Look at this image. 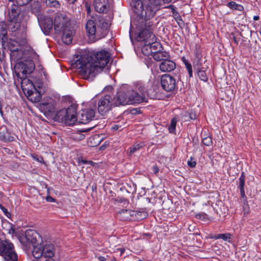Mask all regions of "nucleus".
I'll list each match as a JSON object with an SVG mask.
<instances>
[{"label": "nucleus", "mask_w": 261, "mask_h": 261, "mask_svg": "<svg viewBox=\"0 0 261 261\" xmlns=\"http://www.w3.org/2000/svg\"><path fill=\"white\" fill-rule=\"evenodd\" d=\"M152 22L150 17H131L130 32L136 29L139 32L137 39L138 41H145L149 44L153 55L162 48L161 44L156 41L152 33Z\"/></svg>", "instance_id": "f257e3e1"}, {"label": "nucleus", "mask_w": 261, "mask_h": 261, "mask_svg": "<svg viewBox=\"0 0 261 261\" xmlns=\"http://www.w3.org/2000/svg\"><path fill=\"white\" fill-rule=\"evenodd\" d=\"M110 24L104 17H91L86 25V30L89 40L95 42L105 37L108 32Z\"/></svg>", "instance_id": "f03ea898"}, {"label": "nucleus", "mask_w": 261, "mask_h": 261, "mask_svg": "<svg viewBox=\"0 0 261 261\" xmlns=\"http://www.w3.org/2000/svg\"><path fill=\"white\" fill-rule=\"evenodd\" d=\"M172 0H133L130 6L137 16H153L159 9L163 1L169 3Z\"/></svg>", "instance_id": "7ed1b4c3"}, {"label": "nucleus", "mask_w": 261, "mask_h": 261, "mask_svg": "<svg viewBox=\"0 0 261 261\" xmlns=\"http://www.w3.org/2000/svg\"><path fill=\"white\" fill-rule=\"evenodd\" d=\"M94 60L91 55L83 54L75 62V66L83 79H92L101 71L97 64L94 63Z\"/></svg>", "instance_id": "20e7f679"}, {"label": "nucleus", "mask_w": 261, "mask_h": 261, "mask_svg": "<svg viewBox=\"0 0 261 261\" xmlns=\"http://www.w3.org/2000/svg\"><path fill=\"white\" fill-rule=\"evenodd\" d=\"M55 253V248L53 244L41 242L33 249L32 255L35 258L33 261H55L53 258Z\"/></svg>", "instance_id": "39448f33"}, {"label": "nucleus", "mask_w": 261, "mask_h": 261, "mask_svg": "<svg viewBox=\"0 0 261 261\" xmlns=\"http://www.w3.org/2000/svg\"><path fill=\"white\" fill-rule=\"evenodd\" d=\"M135 94V91L128 90L127 91H121L117 93L115 97H113L116 106H125L126 105H133L140 103L142 98L139 96H134Z\"/></svg>", "instance_id": "423d86ee"}, {"label": "nucleus", "mask_w": 261, "mask_h": 261, "mask_svg": "<svg viewBox=\"0 0 261 261\" xmlns=\"http://www.w3.org/2000/svg\"><path fill=\"white\" fill-rule=\"evenodd\" d=\"M21 87L29 100L36 102L41 99V95L36 89L33 83L28 79H23L21 82Z\"/></svg>", "instance_id": "0eeeda50"}, {"label": "nucleus", "mask_w": 261, "mask_h": 261, "mask_svg": "<svg viewBox=\"0 0 261 261\" xmlns=\"http://www.w3.org/2000/svg\"><path fill=\"white\" fill-rule=\"evenodd\" d=\"M57 117L58 121L67 125H72L77 120L76 109L73 106L62 109L58 113Z\"/></svg>", "instance_id": "6e6552de"}, {"label": "nucleus", "mask_w": 261, "mask_h": 261, "mask_svg": "<svg viewBox=\"0 0 261 261\" xmlns=\"http://www.w3.org/2000/svg\"><path fill=\"white\" fill-rule=\"evenodd\" d=\"M20 242L26 248L30 247L32 245L33 247L38 246L42 242L40 234L34 230L29 229L25 231L24 236L20 237Z\"/></svg>", "instance_id": "1a4fd4ad"}, {"label": "nucleus", "mask_w": 261, "mask_h": 261, "mask_svg": "<svg viewBox=\"0 0 261 261\" xmlns=\"http://www.w3.org/2000/svg\"><path fill=\"white\" fill-rule=\"evenodd\" d=\"M0 255L3 257L5 261L17 260L13 245L7 240L0 241Z\"/></svg>", "instance_id": "9d476101"}, {"label": "nucleus", "mask_w": 261, "mask_h": 261, "mask_svg": "<svg viewBox=\"0 0 261 261\" xmlns=\"http://www.w3.org/2000/svg\"><path fill=\"white\" fill-rule=\"evenodd\" d=\"M116 107L113 97L106 95L101 97L98 102L97 110L101 115H105L113 108Z\"/></svg>", "instance_id": "9b49d317"}, {"label": "nucleus", "mask_w": 261, "mask_h": 261, "mask_svg": "<svg viewBox=\"0 0 261 261\" xmlns=\"http://www.w3.org/2000/svg\"><path fill=\"white\" fill-rule=\"evenodd\" d=\"M17 76L23 78L27 74L31 73L35 69V64L32 60H27L20 62L15 65Z\"/></svg>", "instance_id": "f8f14e48"}, {"label": "nucleus", "mask_w": 261, "mask_h": 261, "mask_svg": "<svg viewBox=\"0 0 261 261\" xmlns=\"http://www.w3.org/2000/svg\"><path fill=\"white\" fill-rule=\"evenodd\" d=\"M91 55L94 59V63L97 64V66L99 67L100 70L104 69L107 66L110 60L109 53L104 50L98 51Z\"/></svg>", "instance_id": "ddd939ff"}, {"label": "nucleus", "mask_w": 261, "mask_h": 261, "mask_svg": "<svg viewBox=\"0 0 261 261\" xmlns=\"http://www.w3.org/2000/svg\"><path fill=\"white\" fill-rule=\"evenodd\" d=\"M161 84L163 89L167 91H173L176 86V80L168 74H164L161 79Z\"/></svg>", "instance_id": "4468645a"}, {"label": "nucleus", "mask_w": 261, "mask_h": 261, "mask_svg": "<svg viewBox=\"0 0 261 261\" xmlns=\"http://www.w3.org/2000/svg\"><path fill=\"white\" fill-rule=\"evenodd\" d=\"M39 24L43 32L47 34L51 30L53 20L51 17H38Z\"/></svg>", "instance_id": "2eb2a0df"}, {"label": "nucleus", "mask_w": 261, "mask_h": 261, "mask_svg": "<svg viewBox=\"0 0 261 261\" xmlns=\"http://www.w3.org/2000/svg\"><path fill=\"white\" fill-rule=\"evenodd\" d=\"M56 106L55 100L50 97L44 99L40 104V109L44 113H49L54 112Z\"/></svg>", "instance_id": "dca6fc26"}, {"label": "nucleus", "mask_w": 261, "mask_h": 261, "mask_svg": "<svg viewBox=\"0 0 261 261\" xmlns=\"http://www.w3.org/2000/svg\"><path fill=\"white\" fill-rule=\"evenodd\" d=\"M54 22V29L57 32H61L71 25L67 17H55Z\"/></svg>", "instance_id": "f3484780"}, {"label": "nucleus", "mask_w": 261, "mask_h": 261, "mask_svg": "<svg viewBox=\"0 0 261 261\" xmlns=\"http://www.w3.org/2000/svg\"><path fill=\"white\" fill-rule=\"evenodd\" d=\"M94 8L99 13H106L109 10L110 5L109 0H95Z\"/></svg>", "instance_id": "a211bd4d"}, {"label": "nucleus", "mask_w": 261, "mask_h": 261, "mask_svg": "<svg viewBox=\"0 0 261 261\" xmlns=\"http://www.w3.org/2000/svg\"><path fill=\"white\" fill-rule=\"evenodd\" d=\"M95 112L94 109H87L83 110L80 116V122L86 124L91 121L94 117Z\"/></svg>", "instance_id": "6ab92c4d"}, {"label": "nucleus", "mask_w": 261, "mask_h": 261, "mask_svg": "<svg viewBox=\"0 0 261 261\" xmlns=\"http://www.w3.org/2000/svg\"><path fill=\"white\" fill-rule=\"evenodd\" d=\"M73 28L74 26L71 24L68 28L63 30L64 33L62 36V40L66 44H69L72 42L74 34Z\"/></svg>", "instance_id": "aec40b11"}, {"label": "nucleus", "mask_w": 261, "mask_h": 261, "mask_svg": "<svg viewBox=\"0 0 261 261\" xmlns=\"http://www.w3.org/2000/svg\"><path fill=\"white\" fill-rule=\"evenodd\" d=\"M176 68L175 63L170 60H165L160 65V69L162 72H170Z\"/></svg>", "instance_id": "412c9836"}, {"label": "nucleus", "mask_w": 261, "mask_h": 261, "mask_svg": "<svg viewBox=\"0 0 261 261\" xmlns=\"http://www.w3.org/2000/svg\"><path fill=\"white\" fill-rule=\"evenodd\" d=\"M136 88L140 93L135 91V94L134 95V96L141 97L142 99L140 101V103L146 101V96L147 95V89L145 84L139 82L136 85Z\"/></svg>", "instance_id": "4be33fe9"}, {"label": "nucleus", "mask_w": 261, "mask_h": 261, "mask_svg": "<svg viewBox=\"0 0 261 261\" xmlns=\"http://www.w3.org/2000/svg\"><path fill=\"white\" fill-rule=\"evenodd\" d=\"M152 57L153 58L157 61H163L169 57V54L167 51H161V50H160L154 53V54L152 55Z\"/></svg>", "instance_id": "5701e85b"}, {"label": "nucleus", "mask_w": 261, "mask_h": 261, "mask_svg": "<svg viewBox=\"0 0 261 261\" xmlns=\"http://www.w3.org/2000/svg\"><path fill=\"white\" fill-rule=\"evenodd\" d=\"M7 27L5 23H3L0 28V39L3 44L7 42Z\"/></svg>", "instance_id": "b1692460"}, {"label": "nucleus", "mask_w": 261, "mask_h": 261, "mask_svg": "<svg viewBox=\"0 0 261 261\" xmlns=\"http://www.w3.org/2000/svg\"><path fill=\"white\" fill-rule=\"evenodd\" d=\"M143 42L144 44L142 47V53L146 56H149L151 54L153 55L149 44L147 42H146L145 41Z\"/></svg>", "instance_id": "393cba45"}, {"label": "nucleus", "mask_w": 261, "mask_h": 261, "mask_svg": "<svg viewBox=\"0 0 261 261\" xmlns=\"http://www.w3.org/2000/svg\"><path fill=\"white\" fill-rule=\"evenodd\" d=\"M227 6L233 10H238L239 11H242L244 9V8L242 5L237 4L234 2H230L228 3Z\"/></svg>", "instance_id": "a878e982"}, {"label": "nucleus", "mask_w": 261, "mask_h": 261, "mask_svg": "<svg viewBox=\"0 0 261 261\" xmlns=\"http://www.w3.org/2000/svg\"><path fill=\"white\" fill-rule=\"evenodd\" d=\"M142 146L143 145L141 144H135L132 147L128 149L129 155H130L138 151Z\"/></svg>", "instance_id": "bb28decb"}, {"label": "nucleus", "mask_w": 261, "mask_h": 261, "mask_svg": "<svg viewBox=\"0 0 261 261\" xmlns=\"http://www.w3.org/2000/svg\"><path fill=\"white\" fill-rule=\"evenodd\" d=\"M197 74L199 79L204 82H206L208 80V77L205 73V71L203 69H199L197 72Z\"/></svg>", "instance_id": "cd10ccee"}, {"label": "nucleus", "mask_w": 261, "mask_h": 261, "mask_svg": "<svg viewBox=\"0 0 261 261\" xmlns=\"http://www.w3.org/2000/svg\"><path fill=\"white\" fill-rule=\"evenodd\" d=\"M20 10L16 6H14L11 8V12L9 13V16H18Z\"/></svg>", "instance_id": "c85d7f7f"}, {"label": "nucleus", "mask_w": 261, "mask_h": 261, "mask_svg": "<svg viewBox=\"0 0 261 261\" xmlns=\"http://www.w3.org/2000/svg\"><path fill=\"white\" fill-rule=\"evenodd\" d=\"M230 238V234L229 233H223V234H219L214 237H211V238L218 239H222L223 240L226 241L228 239Z\"/></svg>", "instance_id": "c756f323"}, {"label": "nucleus", "mask_w": 261, "mask_h": 261, "mask_svg": "<svg viewBox=\"0 0 261 261\" xmlns=\"http://www.w3.org/2000/svg\"><path fill=\"white\" fill-rule=\"evenodd\" d=\"M176 119L174 118L172 119L171 124L169 126L168 129L170 133H173L175 132L176 125Z\"/></svg>", "instance_id": "7c9ffc66"}, {"label": "nucleus", "mask_w": 261, "mask_h": 261, "mask_svg": "<svg viewBox=\"0 0 261 261\" xmlns=\"http://www.w3.org/2000/svg\"><path fill=\"white\" fill-rule=\"evenodd\" d=\"M46 5L50 7H58L60 6V4L57 1H50V0L45 1Z\"/></svg>", "instance_id": "2f4dec72"}, {"label": "nucleus", "mask_w": 261, "mask_h": 261, "mask_svg": "<svg viewBox=\"0 0 261 261\" xmlns=\"http://www.w3.org/2000/svg\"><path fill=\"white\" fill-rule=\"evenodd\" d=\"M130 213V211L129 210H126V209H123L120 210L118 212V215H120L121 218H123V216H124L125 218H127L128 216L127 215H129Z\"/></svg>", "instance_id": "473e14b6"}, {"label": "nucleus", "mask_w": 261, "mask_h": 261, "mask_svg": "<svg viewBox=\"0 0 261 261\" xmlns=\"http://www.w3.org/2000/svg\"><path fill=\"white\" fill-rule=\"evenodd\" d=\"M202 142L206 146H210L212 144V139L211 137H206L202 139Z\"/></svg>", "instance_id": "72a5a7b5"}, {"label": "nucleus", "mask_w": 261, "mask_h": 261, "mask_svg": "<svg viewBox=\"0 0 261 261\" xmlns=\"http://www.w3.org/2000/svg\"><path fill=\"white\" fill-rule=\"evenodd\" d=\"M245 184V175L243 173L239 178V188L240 189H244Z\"/></svg>", "instance_id": "f704fd0d"}, {"label": "nucleus", "mask_w": 261, "mask_h": 261, "mask_svg": "<svg viewBox=\"0 0 261 261\" xmlns=\"http://www.w3.org/2000/svg\"><path fill=\"white\" fill-rule=\"evenodd\" d=\"M185 66L186 68L188 71L189 76L191 77L192 76V68L191 65L188 62H185Z\"/></svg>", "instance_id": "c9c22d12"}, {"label": "nucleus", "mask_w": 261, "mask_h": 261, "mask_svg": "<svg viewBox=\"0 0 261 261\" xmlns=\"http://www.w3.org/2000/svg\"><path fill=\"white\" fill-rule=\"evenodd\" d=\"M32 0H16V3L19 6H24L31 2Z\"/></svg>", "instance_id": "e433bc0d"}, {"label": "nucleus", "mask_w": 261, "mask_h": 261, "mask_svg": "<svg viewBox=\"0 0 261 261\" xmlns=\"http://www.w3.org/2000/svg\"><path fill=\"white\" fill-rule=\"evenodd\" d=\"M175 20L177 22L178 25L182 28L184 25V22L182 20L181 17H174Z\"/></svg>", "instance_id": "4c0bfd02"}, {"label": "nucleus", "mask_w": 261, "mask_h": 261, "mask_svg": "<svg viewBox=\"0 0 261 261\" xmlns=\"http://www.w3.org/2000/svg\"><path fill=\"white\" fill-rule=\"evenodd\" d=\"M0 139L4 141L7 140V137L5 130H4L3 132H0Z\"/></svg>", "instance_id": "58836bf2"}, {"label": "nucleus", "mask_w": 261, "mask_h": 261, "mask_svg": "<svg viewBox=\"0 0 261 261\" xmlns=\"http://www.w3.org/2000/svg\"><path fill=\"white\" fill-rule=\"evenodd\" d=\"M189 117L190 119L195 120L196 119L197 114L195 112L192 111L189 113Z\"/></svg>", "instance_id": "ea45409f"}, {"label": "nucleus", "mask_w": 261, "mask_h": 261, "mask_svg": "<svg viewBox=\"0 0 261 261\" xmlns=\"http://www.w3.org/2000/svg\"><path fill=\"white\" fill-rule=\"evenodd\" d=\"M85 8L87 11V15H90L91 14V7L90 4H89L88 3H85Z\"/></svg>", "instance_id": "a19ab883"}, {"label": "nucleus", "mask_w": 261, "mask_h": 261, "mask_svg": "<svg viewBox=\"0 0 261 261\" xmlns=\"http://www.w3.org/2000/svg\"><path fill=\"white\" fill-rule=\"evenodd\" d=\"M207 215L205 214H199L196 215V217L197 219L204 220L206 219Z\"/></svg>", "instance_id": "79ce46f5"}, {"label": "nucleus", "mask_w": 261, "mask_h": 261, "mask_svg": "<svg viewBox=\"0 0 261 261\" xmlns=\"http://www.w3.org/2000/svg\"><path fill=\"white\" fill-rule=\"evenodd\" d=\"M196 162L195 161H193L192 159L188 162V165L192 168L196 166Z\"/></svg>", "instance_id": "37998d69"}, {"label": "nucleus", "mask_w": 261, "mask_h": 261, "mask_svg": "<svg viewBox=\"0 0 261 261\" xmlns=\"http://www.w3.org/2000/svg\"><path fill=\"white\" fill-rule=\"evenodd\" d=\"M46 200L47 201L53 202H55V199L51 196H47L46 197Z\"/></svg>", "instance_id": "c03bdc74"}, {"label": "nucleus", "mask_w": 261, "mask_h": 261, "mask_svg": "<svg viewBox=\"0 0 261 261\" xmlns=\"http://www.w3.org/2000/svg\"><path fill=\"white\" fill-rule=\"evenodd\" d=\"M117 250L120 251V255H122L125 251V249L124 248H120L117 249Z\"/></svg>", "instance_id": "a18cd8bd"}, {"label": "nucleus", "mask_w": 261, "mask_h": 261, "mask_svg": "<svg viewBox=\"0 0 261 261\" xmlns=\"http://www.w3.org/2000/svg\"><path fill=\"white\" fill-rule=\"evenodd\" d=\"M152 170H153V172L154 173H157L158 172H159V168L158 167L156 166H154L153 167H152Z\"/></svg>", "instance_id": "49530a36"}, {"label": "nucleus", "mask_w": 261, "mask_h": 261, "mask_svg": "<svg viewBox=\"0 0 261 261\" xmlns=\"http://www.w3.org/2000/svg\"><path fill=\"white\" fill-rule=\"evenodd\" d=\"M168 9L169 10H171V11L172 12L173 15H176L175 14V10L172 6H171V7L168 8Z\"/></svg>", "instance_id": "de8ad7c7"}, {"label": "nucleus", "mask_w": 261, "mask_h": 261, "mask_svg": "<svg viewBox=\"0 0 261 261\" xmlns=\"http://www.w3.org/2000/svg\"><path fill=\"white\" fill-rule=\"evenodd\" d=\"M241 194L242 197L245 196V191L244 189H240Z\"/></svg>", "instance_id": "09e8293b"}, {"label": "nucleus", "mask_w": 261, "mask_h": 261, "mask_svg": "<svg viewBox=\"0 0 261 261\" xmlns=\"http://www.w3.org/2000/svg\"><path fill=\"white\" fill-rule=\"evenodd\" d=\"M69 4H73L76 0H66Z\"/></svg>", "instance_id": "8fccbe9b"}, {"label": "nucleus", "mask_w": 261, "mask_h": 261, "mask_svg": "<svg viewBox=\"0 0 261 261\" xmlns=\"http://www.w3.org/2000/svg\"><path fill=\"white\" fill-rule=\"evenodd\" d=\"M119 128V126L118 125H115L113 127V129L114 130H117Z\"/></svg>", "instance_id": "3c124183"}, {"label": "nucleus", "mask_w": 261, "mask_h": 261, "mask_svg": "<svg viewBox=\"0 0 261 261\" xmlns=\"http://www.w3.org/2000/svg\"><path fill=\"white\" fill-rule=\"evenodd\" d=\"M98 258L100 261H104L106 259L105 258L102 256H100L98 257Z\"/></svg>", "instance_id": "603ef678"}, {"label": "nucleus", "mask_w": 261, "mask_h": 261, "mask_svg": "<svg viewBox=\"0 0 261 261\" xmlns=\"http://www.w3.org/2000/svg\"><path fill=\"white\" fill-rule=\"evenodd\" d=\"M232 39H233V40L234 42L236 44H237V43H238V41H237V40L236 38V37H234V36H233V38H232Z\"/></svg>", "instance_id": "864d4df0"}, {"label": "nucleus", "mask_w": 261, "mask_h": 261, "mask_svg": "<svg viewBox=\"0 0 261 261\" xmlns=\"http://www.w3.org/2000/svg\"><path fill=\"white\" fill-rule=\"evenodd\" d=\"M38 57H39V56H38V55H37L36 54H35V55H34V57L33 58H34V59H37L38 58Z\"/></svg>", "instance_id": "5fc2aeb1"}, {"label": "nucleus", "mask_w": 261, "mask_h": 261, "mask_svg": "<svg viewBox=\"0 0 261 261\" xmlns=\"http://www.w3.org/2000/svg\"><path fill=\"white\" fill-rule=\"evenodd\" d=\"M88 164H90L91 165H92L94 164V163L93 162H92V161H88Z\"/></svg>", "instance_id": "6e6d98bb"}, {"label": "nucleus", "mask_w": 261, "mask_h": 261, "mask_svg": "<svg viewBox=\"0 0 261 261\" xmlns=\"http://www.w3.org/2000/svg\"><path fill=\"white\" fill-rule=\"evenodd\" d=\"M259 17H253V19L255 21L258 20Z\"/></svg>", "instance_id": "4d7b16f0"}, {"label": "nucleus", "mask_w": 261, "mask_h": 261, "mask_svg": "<svg viewBox=\"0 0 261 261\" xmlns=\"http://www.w3.org/2000/svg\"><path fill=\"white\" fill-rule=\"evenodd\" d=\"M82 162H83L84 164H88V161H82Z\"/></svg>", "instance_id": "13d9d810"}, {"label": "nucleus", "mask_w": 261, "mask_h": 261, "mask_svg": "<svg viewBox=\"0 0 261 261\" xmlns=\"http://www.w3.org/2000/svg\"><path fill=\"white\" fill-rule=\"evenodd\" d=\"M80 138H84V135H81V134H80Z\"/></svg>", "instance_id": "bf43d9fd"}, {"label": "nucleus", "mask_w": 261, "mask_h": 261, "mask_svg": "<svg viewBox=\"0 0 261 261\" xmlns=\"http://www.w3.org/2000/svg\"><path fill=\"white\" fill-rule=\"evenodd\" d=\"M112 261L116 260V258L115 257H113L112 258Z\"/></svg>", "instance_id": "052dcab7"}, {"label": "nucleus", "mask_w": 261, "mask_h": 261, "mask_svg": "<svg viewBox=\"0 0 261 261\" xmlns=\"http://www.w3.org/2000/svg\"><path fill=\"white\" fill-rule=\"evenodd\" d=\"M2 207H3V208L4 209V210H3V212H5V210H6L5 208H4L3 206H2Z\"/></svg>", "instance_id": "680f3d73"}, {"label": "nucleus", "mask_w": 261, "mask_h": 261, "mask_svg": "<svg viewBox=\"0 0 261 261\" xmlns=\"http://www.w3.org/2000/svg\"><path fill=\"white\" fill-rule=\"evenodd\" d=\"M2 207H3V208L4 209V210H3V212H5V210H6L5 208H4L3 206H2Z\"/></svg>", "instance_id": "e2e57ef3"}, {"label": "nucleus", "mask_w": 261, "mask_h": 261, "mask_svg": "<svg viewBox=\"0 0 261 261\" xmlns=\"http://www.w3.org/2000/svg\"><path fill=\"white\" fill-rule=\"evenodd\" d=\"M2 207H3V208L4 209V210H3V212H5V210H6L5 208H4L3 206H2Z\"/></svg>", "instance_id": "0e129e2a"}, {"label": "nucleus", "mask_w": 261, "mask_h": 261, "mask_svg": "<svg viewBox=\"0 0 261 261\" xmlns=\"http://www.w3.org/2000/svg\"><path fill=\"white\" fill-rule=\"evenodd\" d=\"M14 0H9L10 2H13Z\"/></svg>", "instance_id": "69168bd1"}, {"label": "nucleus", "mask_w": 261, "mask_h": 261, "mask_svg": "<svg viewBox=\"0 0 261 261\" xmlns=\"http://www.w3.org/2000/svg\"><path fill=\"white\" fill-rule=\"evenodd\" d=\"M13 20L12 19H11V20H9V21H12Z\"/></svg>", "instance_id": "338daca9"}]
</instances>
